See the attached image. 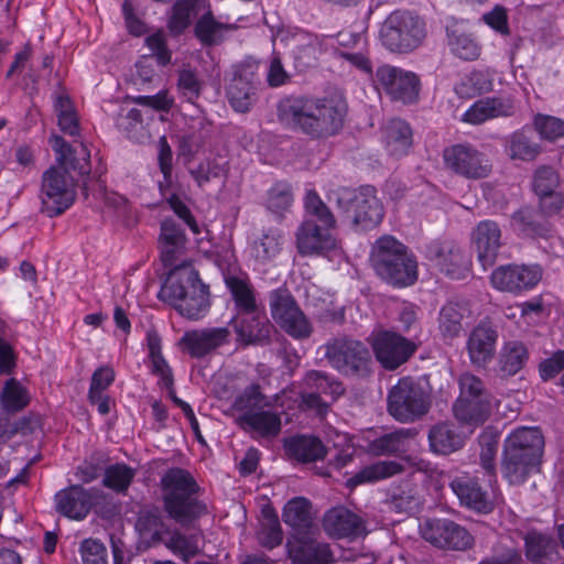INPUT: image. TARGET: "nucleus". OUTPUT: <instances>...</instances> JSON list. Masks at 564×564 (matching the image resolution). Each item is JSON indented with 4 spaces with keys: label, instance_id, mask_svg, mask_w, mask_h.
I'll use <instances>...</instances> for the list:
<instances>
[{
    "label": "nucleus",
    "instance_id": "28",
    "mask_svg": "<svg viewBox=\"0 0 564 564\" xmlns=\"http://www.w3.org/2000/svg\"><path fill=\"white\" fill-rule=\"evenodd\" d=\"M113 120L118 131L129 140L137 143H145L150 140L149 123L140 109L121 105Z\"/></svg>",
    "mask_w": 564,
    "mask_h": 564
},
{
    "label": "nucleus",
    "instance_id": "63",
    "mask_svg": "<svg viewBox=\"0 0 564 564\" xmlns=\"http://www.w3.org/2000/svg\"><path fill=\"white\" fill-rule=\"evenodd\" d=\"M264 397L261 394L258 386H251L245 389V391L238 395L234 402V408L242 413H249L251 411H258Z\"/></svg>",
    "mask_w": 564,
    "mask_h": 564
},
{
    "label": "nucleus",
    "instance_id": "9",
    "mask_svg": "<svg viewBox=\"0 0 564 564\" xmlns=\"http://www.w3.org/2000/svg\"><path fill=\"white\" fill-rule=\"evenodd\" d=\"M431 408L430 392L411 377H403L389 390L388 413L400 423L422 419Z\"/></svg>",
    "mask_w": 564,
    "mask_h": 564
},
{
    "label": "nucleus",
    "instance_id": "53",
    "mask_svg": "<svg viewBox=\"0 0 564 564\" xmlns=\"http://www.w3.org/2000/svg\"><path fill=\"white\" fill-rule=\"evenodd\" d=\"M264 521L258 533L260 544L267 549H274L283 541V532L276 513L273 510H263Z\"/></svg>",
    "mask_w": 564,
    "mask_h": 564
},
{
    "label": "nucleus",
    "instance_id": "54",
    "mask_svg": "<svg viewBox=\"0 0 564 564\" xmlns=\"http://www.w3.org/2000/svg\"><path fill=\"white\" fill-rule=\"evenodd\" d=\"M134 475V469L124 464L110 465L105 470L102 484L118 494H123L131 485Z\"/></svg>",
    "mask_w": 564,
    "mask_h": 564
},
{
    "label": "nucleus",
    "instance_id": "2",
    "mask_svg": "<svg viewBox=\"0 0 564 564\" xmlns=\"http://www.w3.org/2000/svg\"><path fill=\"white\" fill-rule=\"evenodd\" d=\"M160 487L164 512L181 528L195 530L198 521L208 514L207 503L200 498L202 488L188 470L169 468L161 477Z\"/></svg>",
    "mask_w": 564,
    "mask_h": 564
},
{
    "label": "nucleus",
    "instance_id": "32",
    "mask_svg": "<svg viewBox=\"0 0 564 564\" xmlns=\"http://www.w3.org/2000/svg\"><path fill=\"white\" fill-rule=\"evenodd\" d=\"M511 226L514 230L531 238H546L551 234V226L546 218L536 209L524 206L511 216Z\"/></svg>",
    "mask_w": 564,
    "mask_h": 564
},
{
    "label": "nucleus",
    "instance_id": "13",
    "mask_svg": "<svg viewBox=\"0 0 564 564\" xmlns=\"http://www.w3.org/2000/svg\"><path fill=\"white\" fill-rule=\"evenodd\" d=\"M445 166L467 180H481L490 175L492 165L485 153L469 143H458L443 151Z\"/></svg>",
    "mask_w": 564,
    "mask_h": 564
},
{
    "label": "nucleus",
    "instance_id": "3",
    "mask_svg": "<svg viewBox=\"0 0 564 564\" xmlns=\"http://www.w3.org/2000/svg\"><path fill=\"white\" fill-rule=\"evenodd\" d=\"M544 436L538 427L521 426L505 440L501 456V475L512 486H518L540 473L544 454Z\"/></svg>",
    "mask_w": 564,
    "mask_h": 564
},
{
    "label": "nucleus",
    "instance_id": "58",
    "mask_svg": "<svg viewBox=\"0 0 564 564\" xmlns=\"http://www.w3.org/2000/svg\"><path fill=\"white\" fill-rule=\"evenodd\" d=\"M534 128L542 139L554 141L564 135V120L539 113L534 117Z\"/></svg>",
    "mask_w": 564,
    "mask_h": 564
},
{
    "label": "nucleus",
    "instance_id": "5",
    "mask_svg": "<svg viewBox=\"0 0 564 564\" xmlns=\"http://www.w3.org/2000/svg\"><path fill=\"white\" fill-rule=\"evenodd\" d=\"M370 261L376 273L394 288H406L417 280V262L412 252L392 236L377 239Z\"/></svg>",
    "mask_w": 564,
    "mask_h": 564
},
{
    "label": "nucleus",
    "instance_id": "24",
    "mask_svg": "<svg viewBox=\"0 0 564 564\" xmlns=\"http://www.w3.org/2000/svg\"><path fill=\"white\" fill-rule=\"evenodd\" d=\"M323 528L329 536L336 539H356L366 530L362 519L345 507L329 509L324 514Z\"/></svg>",
    "mask_w": 564,
    "mask_h": 564
},
{
    "label": "nucleus",
    "instance_id": "56",
    "mask_svg": "<svg viewBox=\"0 0 564 564\" xmlns=\"http://www.w3.org/2000/svg\"><path fill=\"white\" fill-rule=\"evenodd\" d=\"M478 442L480 445L479 464L489 475L496 473V455L498 451V436L492 431H484Z\"/></svg>",
    "mask_w": 564,
    "mask_h": 564
},
{
    "label": "nucleus",
    "instance_id": "4",
    "mask_svg": "<svg viewBox=\"0 0 564 564\" xmlns=\"http://www.w3.org/2000/svg\"><path fill=\"white\" fill-rule=\"evenodd\" d=\"M161 294L189 319L202 318L210 306L208 286L191 264L175 265Z\"/></svg>",
    "mask_w": 564,
    "mask_h": 564
},
{
    "label": "nucleus",
    "instance_id": "39",
    "mask_svg": "<svg viewBox=\"0 0 564 564\" xmlns=\"http://www.w3.org/2000/svg\"><path fill=\"white\" fill-rule=\"evenodd\" d=\"M135 529L143 540H147L153 544L163 542L165 523L159 507H143L138 513Z\"/></svg>",
    "mask_w": 564,
    "mask_h": 564
},
{
    "label": "nucleus",
    "instance_id": "15",
    "mask_svg": "<svg viewBox=\"0 0 564 564\" xmlns=\"http://www.w3.org/2000/svg\"><path fill=\"white\" fill-rule=\"evenodd\" d=\"M425 254L451 279L460 280L469 273V256L454 241H432L426 246Z\"/></svg>",
    "mask_w": 564,
    "mask_h": 564
},
{
    "label": "nucleus",
    "instance_id": "42",
    "mask_svg": "<svg viewBox=\"0 0 564 564\" xmlns=\"http://www.w3.org/2000/svg\"><path fill=\"white\" fill-rule=\"evenodd\" d=\"M388 503L390 510L412 513L420 509L422 499L416 486L410 480H405L391 488Z\"/></svg>",
    "mask_w": 564,
    "mask_h": 564
},
{
    "label": "nucleus",
    "instance_id": "29",
    "mask_svg": "<svg viewBox=\"0 0 564 564\" xmlns=\"http://www.w3.org/2000/svg\"><path fill=\"white\" fill-rule=\"evenodd\" d=\"M492 411V398L482 399H457L453 405L455 419L463 425L477 427L482 425Z\"/></svg>",
    "mask_w": 564,
    "mask_h": 564
},
{
    "label": "nucleus",
    "instance_id": "21",
    "mask_svg": "<svg viewBox=\"0 0 564 564\" xmlns=\"http://www.w3.org/2000/svg\"><path fill=\"white\" fill-rule=\"evenodd\" d=\"M333 228L317 225L313 219H305L296 231V248L302 256L321 254L334 250L337 239L332 234Z\"/></svg>",
    "mask_w": 564,
    "mask_h": 564
},
{
    "label": "nucleus",
    "instance_id": "1",
    "mask_svg": "<svg viewBox=\"0 0 564 564\" xmlns=\"http://www.w3.org/2000/svg\"><path fill=\"white\" fill-rule=\"evenodd\" d=\"M347 102L341 94L323 97L288 96L278 104V118L292 131L312 140L336 135L344 126Z\"/></svg>",
    "mask_w": 564,
    "mask_h": 564
},
{
    "label": "nucleus",
    "instance_id": "23",
    "mask_svg": "<svg viewBox=\"0 0 564 564\" xmlns=\"http://www.w3.org/2000/svg\"><path fill=\"white\" fill-rule=\"evenodd\" d=\"M289 556L292 564H330L334 555L326 543L313 539L311 533L294 536L288 542Z\"/></svg>",
    "mask_w": 564,
    "mask_h": 564
},
{
    "label": "nucleus",
    "instance_id": "48",
    "mask_svg": "<svg viewBox=\"0 0 564 564\" xmlns=\"http://www.w3.org/2000/svg\"><path fill=\"white\" fill-rule=\"evenodd\" d=\"M319 53V43L316 36L307 33H300L293 37L292 54L295 65L303 70L315 64Z\"/></svg>",
    "mask_w": 564,
    "mask_h": 564
},
{
    "label": "nucleus",
    "instance_id": "47",
    "mask_svg": "<svg viewBox=\"0 0 564 564\" xmlns=\"http://www.w3.org/2000/svg\"><path fill=\"white\" fill-rule=\"evenodd\" d=\"M303 389L329 397L335 401L344 393L341 382L328 376L326 372L318 370H310L303 378Z\"/></svg>",
    "mask_w": 564,
    "mask_h": 564
},
{
    "label": "nucleus",
    "instance_id": "41",
    "mask_svg": "<svg viewBox=\"0 0 564 564\" xmlns=\"http://www.w3.org/2000/svg\"><path fill=\"white\" fill-rule=\"evenodd\" d=\"M249 318H243L239 324L235 325L239 337L248 343H265L269 340L273 326L268 321L261 310L256 314H245Z\"/></svg>",
    "mask_w": 564,
    "mask_h": 564
},
{
    "label": "nucleus",
    "instance_id": "50",
    "mask_svg": "<svg viewBox=\"0 0 564 564\" xmlns=\"http://www.w3.org/2000/svg\"><path fill=\"white\" fill-rule=\"evenodd\" d=\"M466 308L455 302L446 303L440 311L438 329L444 338H455L459 335Z\"/></svg>",
    "mask_w": 564,
    "mask_h": 564
},
{
    "label": "nucleus",
    "instance_id": "22",
    "mask_svg": "<svg viewBox=\"0 0 564 564\" xmlns=\"http://www.w3.org/2000/svg\"><path fill=\"white\" fill-rule=\"evenodd\" d=\"M471 245L484 269L495 264L502 246L501 229L494 220H482L471 232Z\"/></svg>",
    "mask_w": 564,
    "mask_h": 564
},
{
    "label": "nucleus",
    "instance_id": "59",
    "mask_svg": "<svg viewBox=\"0 0 564 564\" xmlns=\"http://www.w3.org/2000/svg\"><path fill=\"white\" fill-rule=\"evenodd\" d=\"M292 200L291 186L286 183H278L268 191L267 207L275 214L286 210Z\"/></svg>",
    "mask_w": 564,
    "mask_h": 564
},
{
    "label": "nucleus",
    "instance_id": "6",
    "mask_svg": "<svg viewBox=\"0 0 564 564\" xmlns=\"http://www.w3.org/2000/svg\"><path fill=\"white\" fill-rule=\"evenodd\" d=\"M328 199L335 202L356 230L373 229L384 216L383 206L372 186H361L357 189L340 187L332 191Z\"/></svg>",
    "mask_w": 564,
    "mask_h": 564
},
{
    "label": "nucleus",
    "instance_id": "62",
    "mask_svg": "<svg viewBox=\"0 0 564 564\" xmlns=\"http://www.w3.org/2000/svg\"><path fill=\"white\" fill-rule=\"evenodd\" d=\"M83 564H108L107 549L98 540L86 539L80 544Z\"/></svg>",
    "mask_w": 564,
    "mask_h": 564
},
{
    "label": "nucleus",
    "instance_id": "31",
    "mask_svg": "<svg viewBox=\"0 0 564 564\" xmlns=\"http://www.w3.org/2000/svg\"><path fill=\"white\" fill-rule=\"evenodd\" d=\"M530 354L524 343L520 340L506 341L499 351L497 371L500 377L516 376L527 365Z\"/></svg>",
    "mask_w": 564,
    "mask_h": 564
},
{
    "label": "nucleus",
    "instance_id": "34",
    "mask_svg": "<svg viewBox=\"0 0 564 564\" xmlns=\"http://www.w3.org/2000/svg\"><path fill=\"white\" fill-rule=\"evenodd\" d=\"M237 423L245 430L258 433L262 437H274L281 431V417L279 414L262 410L241 413L237 417Z\"/></svg>",
    "mask_w": 564,
    "mask_h": 564
},
{
    "label": "nucleus",
    "instance_id": "45",
    "mask_svg": "<svg viewBox=\"0 0 564 564\" xmlns=\"http://www.w3.org/2000/svg\"><path fill=\"white\" fill-rule=\"evenodd\" d=\"M30 394L17 379H9L0 393V406L6 414H14L25 409L30 403Z\"/></svg>",
    "mask_w": 564,
    "mask_h": 564
},
{
    "label": "nucleus",
    "instance_id": "12",
    "mask_svg": "<svg viewBox=\"0 0 564 564\" xmlns=\"http://www.w3.org/2000/svg\"><path fill=\"white\" fill-rule=\"evenodd\" d=\"M421 536L441 550L467 551L473 547L475 539L459 523L446 518H429L420 524Z\"/></svg>",
    "mask_w": 564,
    "mask_h": 564
},
{
    "label": "nucleus",
    "instance_id": "27",
    "mask_svg": "<svg viewBox=\"0 0 564 564\" xmlns=\"http://www.w3.org/2000/svg\"><path fill=\"white\" fill-rule=\"evenodd\" d=\"M56 510L75 520L84 519L91 508V496L80 485H73L55 495Z\"/></svg>",
    "mask_w": 564,
    "mask_h": 564
},
{
    "label": "nucleus",
    "instance_id": "17",
    "mask_svg": "<svg viewBox=\"0 0 564 564\" xmlns=\"http://www.w3.org/2000/svg\"><path fill=\"white\" fill-rule=\"evenodd\" d=\"M448 485L462 507L480 514H488L494 511V499L477 477L462 473L454 476Z\"/></svg>",
    "mask_w": 564,
    "mask_h": 564
},
{
    "label": "nucleus",
    "instance_id": "14",
    "mask_svg": "<svg viewBox=\"0 0 564 564\" xmlns=\"http://www.w3.org/2000/svg\"><path fill=\"white\" fill-rule=\"evenodd\" d=\"M376 359L386 370H395L416 351V345L391 330H380L371 341Z\"/></svg>",
    "mask_w": 564,
    "mask_h": 564
},
{
    "label": "nucleus",
    "instance_id": "38",
    "mask_svg": "<svg viewBox=\"0 0 564 564\" xmlns=\"http://www.w3.org/2000/svg\"><path fill=\"white\" fill-rule=\"evenodd\" d=\"M383 142L391 155H405L412 145L410 126L404 120L391 119L383 128Z\"/></svg>",
    "mask_w": 564,
    "mask_h": 564
},
{
    "label": "nucleus",
    "instance_id": "43",
    "mask_svg": "<svg viewBox=\"0 0 564 564\" xmlns=\"http://www.w3.org/2000/svg\"><path fill=\"white\" fill-rule=\"evenodd\" d=\"M416 435L414 429H398L387 433L370 443V449L376 455H398L408 448V442Z\"/></svg>",
    "mask_w": 564,
    "mask_h": 564
},
{
    "label": "nucleus",
    "instance_id": "64",
    "mask_svg": "<svg viewBox=\"0 0 564 564\" xmlns=\"http://www.w3.org/2000/svg\"><path fill=\"white\" fill-rule=\"evenodd\" d=\"M562 370H564V349L556 350L539 364V375L542 381L555 378Z\"/></svg>",
    "mask_w": 564,
    "mask_h": 564
},
{
    "label": "nucleus",
    "instance_id": "51",
    "mask_svg": "<svg viewBox=\"0 0 564 564\" xmlns=\"http://www.w3.org/2000/svg\"><path fill=\"white\" fill-rule=\"evenodd\" d=\"M282 238L283 237L278 229L269 228L263 231L261 237L256 239L252 243L253 257L261 262L271 260L280 253Z\"/></svg>",
    "mask_w": 564,
    "mask_h": 564
},
{
    "label": "nucleus",
    "instance_id": "30",
    "mask_svg": "<svg viewBox=\"0 0 564 564\" xmlns=\"http://www.w3.org/2000/svg\"><path fill=\"white\" fill-rule=\"evenodd\" d=\"M427 438L431 451L438 455H449L465 445V436L449 422L431 426Z\"/></svg>",
    "mask_w": 564,
    "mask_h": 564
},
{
    "label": "nucleus",
    "instance_id": "33",
    "mask_svg": "<svg viewBox=\"0 0 564 564\" xmlns=\"http://www.w3.org/2000/svg\"><path fill=\"white\" fill-rule=\"evenodd\" d=\"M186 237L183 228L173 219L161 224V260L164 267H173L177 254L184 249Z\"/></svg>",
    "mask_w": 564,
    "mask_h": 564
},
{
    "label": "nucleus",
    "instance_id": "19",
    "mask_svg": "<svg viewBox=\"0 0 564 564\" xmlns=\"http://www.w3.org/2000/svg\"><path fill=\"white\" fill-rule=\"evenodd\" d=\"M542 278L539 265L508 264L491 273L492 285L505 292L520 293L534 288Z\"/></svg>",
    "mask_w": 564,
    "mask_h": 564
},
{
    "label": "nucleus",
    "instance_id": "10",
    "mask_svg": "<svg viewBox=\"0 0 564 564\" xmlns=\"http://www.w3.org/2000/svg\"><path fill=\"white\" fill-rule=\"evenodd\" d=\"M39 198L41 214L50 218L64 214L76 199L75 185L67 171L57 166L46 170L42 175Z\"/></svg>",
    "mask_w": 564,
    "mask_h": 564
},
{
    "label": "nucleus",
    "instance_id": "55",
    "mask_svg": "<svg viewBox=\"0 0 564 564\" xmlns=\"http://www.w3.org/2000/svg\"><path fill=\"white\" fill-rule=\"evenodd\" d=\"M304 206L307 215L314 217L315 221H319L321 226H325L326 228L336 227L335 216L315 191H307Z\"/></svg>",
    "mask_w": 564,
    "mask_h": 564
},
{
    "label": "nucleus",
    "instance_id": "35",
    "mask_svg": "<svg viewBox=\"0 0 564 564\" xmlns=\"http://www.w3.org/2000/svg\"><path fill=\"white\" fill-rule=\"evenodd\" d=\"M286 453L301 463H312L324 459L327 449L318 437L299 435L285 441Z\"/></svg>",
    "mask_w": 564,
    "mask_h": 564
},
{
    "label": "nucleus",
    "instance_id": "52",
    "mask_svg": "<svg viewBox=\"0 0 564 564\" xmlns=\"http://www.w3.org/2000/svg\"><path fill=\"white\" fill-rule=\"evenodd\" d=\"M449 51L464 61H476L481 54V46L471 34L453 31L448 33Z\"/></svg>",
    "mask_w": 564,
    "mask_h": 564
},
{
    "label": "nucleus",
    "instance_id": "44",
    "mask_svg": "<svg viewBox=\"0 0 564 564\" xmlns=\"http://www.w3.org/2000/svg\"><path fill=\"white\" fill-rule=\"evenodd\" d=\"M166 533L169 538L163 541L165 546L182 561L188 562L199 554V533L185 534L180 530L166 531Z\"/></svg>",
    "mask_w": 564,
    "mask_h": 564
},
{
    "label": "nucleus",
    "instance_id": "46",
    "mask_svg": "<svg viewBox=\"0 0 564 564\" xmlns=\"http://www.w3.org/2000/svg\"><path fill=\"white\" fill-rule=\"evenodd\" d=\"M403 471V466L394 460L377 462L365 466L356 473L349 480L348 485L358 486L366 482H375L388 477H392Z\"/></svg>",
    "mask_w": 564,
    "mask_h": 564
},
{
    "label": "nucleus",
    "instance_id": "36",
    "mask_svg": "<svg viewBox=\"0 0 564 564\" xmlns=\"http://www.w3.org/2000/svg\"><path fill=\"white\" fill-rule=\"evenodd\" d=\"M282 518L294 530L293 538L311 533L313 520L310 500L304 497L291 499L284 506Z\"/></svg>",
    "mask_w": 564,
    "mask_h": 564
},
{
    "label": "nucleus",
    "instance_id": "8",
    "mask_svg": "<svg viewBox=\"0 0 564 564\" xmlns=\"http://www.w3.org/2000/svg\"><path fill=\"white\" fill-rule=\"evenodd\" d=\"M324 349L326 360L340 375L365 378L371 373V352L362 341L349 336H338L329 339Z\"/></svg>",
    "mask_w": 564,
    "mask_h": 564
},
{
    "label": "nucleus",
    "instance_id": "57",
    "mask_svg": "<svg viewBox=\"0 0 564 564\" xmlns=\"http://www.w3.org/2000/svg\"><path fill=\"white\" fill-rule=\"evenodd\" d=\"M194 3L191 0H178L172 8L169 19V29L171 33L178 35L191 24Z\"/></svg>",
    "mask_w": 564,
    "mask_h": 564
},
{
    "label": "nucleus",
    "instance_id": "61",
    "mask_svg": "<svg viewBox=\"0 0 564 564\" xmlns=\"http://www.w3.org/2000/svg\"><path fill=\"white\" fill-rule=\"evenodd\" d=\"M560 185L558 173L551 166H540L533 176V189L535 194H550Z\"/></svg>",
    "mask_w": 564,
    "mask_h": 564
},
{
    "label": "nucleus",
    "instance_id": "40",
    "mask_svg": "<svg viewBox=\"0 0 564 564\" xmlns=\"http://www.w3.org/2000/svg\"><path fill=\"white\" fill-rule=\"evenodd\" d=\"M225 282L231 293L239 315L256 314L260 306L257 302L252 285L235 275H225Z\"/></svg>",
    "mask_w": 564,
    "mask_h": 564
},
{
    "label": "nucleus",
    "instance_id": "11",
    "mask_svg": "<svg viewBox=\"0 0 564 564\" xmlns=\"http://www.w3.org/2000/svg\"><path fill=\"white\" fill-rule=\"evenodd\" d=\"M272 318L290 336L296 339L310 337L313 327L288 288L269 293Z\"/></svg>",
    "mask_w": 564,
    "mask_h": 564
},
{
    "label": "nucleus",
    "instance_id": "60",
    "mask_svg": "<svg viewBox=\"0 0 564 564\" xmlns=\"http://www.w3.org/2000/svg\"><path fill=\"white\" fill-rule=\"evenodd\" d=\"M458 386L460 391L458 399L480 400L482 397H491L486 390L484 381L470 372H465L459 376Z\"/></svg>",
    "mask_w": 564,
    "mask_h": 564
},
{
    "label": "nucleus",
    "instance_id": "7",
    "mask_svg": "<svg viewBox=\"0 0 564 564\" xmlns=\"http://www.w3.org/2000/svg\"><path fill=\"white\" fill-rule=\"evenodd\" d=\"M380 41L392 53L408 54L420 47L426 37L424 20L409 10H395L380 28Z\"/></svg>",
    "mask_w": 564,
    "mask_h": 564
},
{
    "label": "nucleus",
    "instance_id": "26",
    "mask_svg": "<svg viewBox=\"0 0 564 564\" xmlns=\"http://www.w3.org/2000/svg\"><path fill=\"white\" fill-rule=\"evenodd\" d=\"M525 558L533 564H557L561 560L556 541L547 534L530 530L523 536Z\"/></svg>",
    "mask_w": 564,
    "mask_h": 564
},
{
    "label": "nucleus",
    "instance_id": "16",
    "mask_svg": "<svg viewBox=\"0 0 564 564\" xmlns=\"http://www.w3.org/2000/svg\"><path fill=\"white\" fill-rule=\"evenodd\" d=\"M376 80L393 100L411 104L419 97L420 79L412 72L382 65L376 70Z\"/></svg>",
    "mask_w": 564,
    "mask_h": 564
},
{
    "label": "nucleus",
    "instance_id": "37",
    "mask_svg": "<svg viewBox=\"0 0 564 564\" xmlns=\"http://www.w3.org/2000/svg\"><path fill=\"white\" fill-rule=\"evenodd\" d=\"M234 26L219 22L210 10L202 14L195 25L194 34L199 43L205 47L218 46L225 41L228 31Z\"/></svg>",
    "mask_w": 564,
    "mask_h": 564
},
{
    "label": "nucleus",
    "instance_id": "25",
    "mask_svg": "<svg viewBox=\"0 0 564 564\" xmlns=\"http://www.w3.org/2000/svg\"><path fill=\"white\" fill-rule=\"evenodd\" d=\"M229 335L230 332L227 327L186 332L181 338V344L186 347L192 357L202 358L228 343Z\"/></svg>",
    "mask_w": 564,
    "mask_h": 564
},
{
    "label": "nucleus",
    "instance_id": "20",
    "mask_svg": "<svg viewBox=\"0 0 564 564\" xmlns=\"http://www.w3.org/2000/svg\"><path fill=\"white\" fill-rule=\"evenodd\" d=\"M498 330L489 319L480 321L469 333L466 350L469 360L476 368H486L494 359Z\"/></svg>",
    "mask_w": 564,
    "mask_h": 564
},
{
    "label": "nucleus",
    "instance_id": "18",
    "mask_svg": "<svg viewBox=\"0 0 564 564\" xmlns=\"http://www.w3.org/2000/svg\"><path fill=\"white\" fill-rule=\"evenodd\" d=\"M257 66L240 64L235 68L234 76L227 86V98L237 112H247L257 100Z\"/></svg>",
    "mask_w": 564,
    "mask_h": 564
},
{
    "label": "nucleus",
    "instance_id": "49",
    "mask_svg": "<svg viewBox=\"0 0 564 564\" xmlns=\"http://www.w3.org/2000/svg\"><path fill=\"white\" fill-rule=\"evenodd\" d=\"M506 151L512 160L532 161L540 154L541 148L524 130H519L509 135Z\"/></svg>",
    "mask_w": 564,
    "mask_h": 564
}]
</instances>
